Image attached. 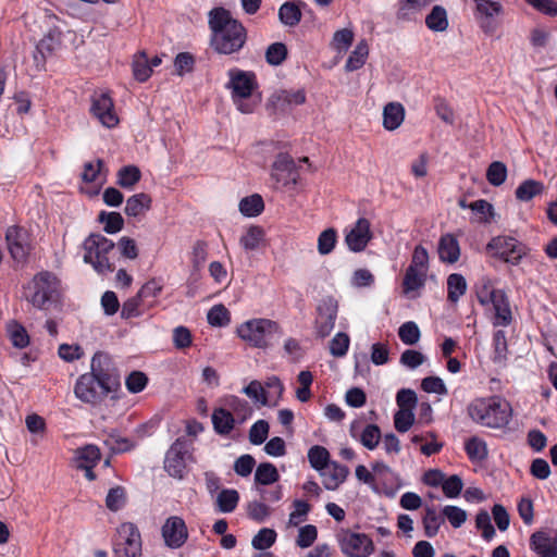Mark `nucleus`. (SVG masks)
<instances>
[{"mask_svg": "<svg viewBox=\"0 0 557 557\" xmlns=\"http://www.w3.org/2000/svg\"><path fill=\"white\" fill-rule=\"evenodd\" d=\"M348 473L349 469L347 466L333 462L329 471L322 473L323 486L329 491L337 490L338 486L345 482Z\"/></svg>", "mask_w": 557, "mask_h": 557, "instance_id": "nucleus-24", "label": "nucleus"}, {"mask_svg": "<svg viewBox=\"0 0 557 557\" xmlns=\"http://www.w3.org/2000/svg\"><path fill=\"white\" fill-rule=\"evenodd\" d=\"M544 189L541 182L535 180H527L522 182L516 189V198L520 201H529L533 197L540 195Z\"/></svg>", "mask_w": 557, "mask_h": 557, "instance_id": "nucleus-43", "label": "nucleus"}, {"mask_svg": "<svg viewBox=\"0 0 557 557\" xmlns=\"http://www.w3.org/2000/svg\"><path fill=\"white\" fill-rule=\"evenodd\" d=\"M243 392L255 403H259L262 406L269 405L268 393L259 381H251L244 387Z\"/></svg>", "mask_w": 557, "mask_h": 557, "instance_id": "nucleus-58", "label": "nucleus"}, {"mask_svg": "<svg viewBox=\"0 0 557 557\" xmlns=\"http://www.w3.org/2000/svg\"><path fill=\"white\" fill-rule=\"evenodd\" d=\"M493 256L507 263L517 264L525 255V247L511 236H497L490 242Z\"/></svg>", "mask_w": 557, "mask_h": 557, "instance_id": "nucleus-12", "label": "nucleus"}, {"mask_svg": "<svg viewBox=\"0 0 557 557\" xmlns=\"http://www.w3.org/2000/svg\"><path fill=\"white\" fill-rule=\"evenodd\" d=\"M208 323L212 326H225L231 321V313L223 305L213 306L207 314Z\"/></svg>", "mask_w": 557, "mask_h": 557, "instance_id": "nucleus-54", "label": "nucleus"}, {"mask_svg": "<svg viewBox=\"0 0 557 557\" xmlns=\"http://www.w3.org/2000/svg\"><path fill=\"white\" fill-rule=\"evenodd\" d=\"M121 386V376L112 357L104 351L94 354L90 371L78 376L75 396L83 403L98 406Z\"/></svg>", "mask_w": 557, "mask_h": 557, "instance_id": "nucleus-1", "label": "nucleus"}, {"mask_svg": "<svg viewBox=\"0 0 557 557\" xmlns=\"http://www.w3.org/2000/svg\"><path fill=\"white\" fill-rule=\"evenodd\" d=\"M264 231L261 226L252 225L247 232L240 237V245L245 250H255L259 247L263 240Z\"/></svg>", "mask_w": 557, "mask_h": 557, "instance_id": "nucleus-46", "label": "nucleus"}, {"mask_svg": "<svg viewBox=\"0 0 557 557\" xmlns=\"http://www.w3.org/2000/svg\"><path fill=\"white\" fill-rule=\"evenodd\" d=\"M141 178V172L136 165L122 166L117 172V184L125 189H132Z\"/></svg>", "mask_w": 557, "mask_h": 557, "instance_id": "nucleus-40", "label": "nucleus"}, {"mask_svg": "<svg viewBox=\"0 0 557 557\" xmlns=\"http://www.w3.org/2000/svg\"><path fill=\"white\" fill-rule=\"evenodd\" d=\"M372 238L371 223L366 218H359L354 225L345 230V244L352 252L363 251Z\"/></svg>", "mask_w": 557, "mask_h": 557, "instance_id": "nucleus-15", "label": "nucleus"}, {"mask_svg": "<svg viewBox=\"0 0 557 557\" xmlns=\"http://www.w3.org/2000/svg\"><path fill=\"white\" fill-rule=\"evenodd\" d=\"M162 536L164 543L170 548L182 547L188 537V531L185 521L177 516L166 519L162 525Z\"/></svg>", "mask_w": 557, "mask_h": 557, "instance_id": "nucleus-16", "label": "nucleus"}, {"mask_svg": "<svg viewBox=\"0 0 557 557\" xmlns=\"http://www.w3.org/2000/svg\"><path fill=\"white\" fill-rule=\"evenodd\" d=\"M531 547L540 557H557V535L550 539L544 531H537L531 535Z\"/></svg>", "mask_w": 557, "mask_h": 557, "instance_id": "nucleus-22", "label": "nucleus"}, {"mask_svg": "<svg viewBox=\"0 0 557 557\" xmlns=\"http://www.w3.org/2000/svg\"><path fill=\"white\" fill-rule=\"evenodd\" d=\"M369 54V47L364 40H361L354 51L349 54L345 69L347 72L357 71L363 66Z\"/></svg>", "mask_w": 557, "mask_h": 557, "instance_id": "nucleus-38", "label": "nucleus"}, {"mask_svg": "<svg viewBox=\"0 0 557 557\" xmlns=\"http://www.w3.org/2000/svg\"><path fill=\"white\" fill-rule=\"evenodd\" d=\"M490 302L493 306V325H509L512 322V309L507 294L503 289H494L490 293Z\"/></svg>", "mask_w": 557, "mask_h": 557, "instance_id": "nucleus-17", "label": "nucleus"}, {"mask_svg": "<svg viewBox=\"0 0 557 557\" xmlns=\"http://www.w3.org/2000/svg\"><path fill=\"white\" fill-rule=\"evenodd\" d=\"M208 259V244L205 240H196L193 245L190 261L195 270H200Z\"/></svg>", "mask_w": 557, "mask_h": 557, "instance_id": "nucleus-59", "label": "nucleus"}, {"mask_svg": "<svg viewBox=\"0 0 557 557\" xmlns=\"http://www.w3.org/2000/svg\"><path fill=\"white\" fill-rule=\"evenodd\" d=\"M191 443L185 437H177L170 446L164 458V470L174 479L182 480L186 474V457Z\"/></svg>", "mask_w": 557, "mask_h": 557, "instance_id": "nucleus-9", "label": "nucleus"}, {"mask_svg": "<svg viewBox=\"0 0 557 557\" xmlns=\"http://www.w3.org/2000/svg\"><path fill=\"white\" fill-rule=\"evenodd\" d=\"M512 407L502 396L490 397V428L503 430L512 419Z\"/></svg>", "mask_w": 557, "mask_h": 557, "instance_id": "nucleus-18", "label": "nucleus"}, {"mask_svg": "<svg viewBox=\"0 0 557 557\" xmlns=\"http://www.w3.org/2000/svg\"><path fill=\"white\" fill-rule=\"evenodd\" d=\"M302 11L313 13L305 1H286L278 9V20L285 26L295 27L301 21Z\"/></svg>", "mask_w": 557, "mask_h": 557, "instance_id": "nucleus-20", "label": "nucleus"}, {"mask_svg": "<svg viewBox=\"0 0 557 557\" xmlns=\"http://www.w3.org/2000/svg\"><path fill=\"white\" fill-rule=\"evenodd\" d=\"M308 460L314 470L322 471L330 462V453L325 447L314 445L308 450Z\"/></svg>", "mask_w": 557, "mask_h": 557, "instance_id": "nucleus-44", "label": "nucleus"}, {"mask_svg": "<svg viewBox=\"0 0 557 557\" xmlns=\"http://www.w3.org/2000/svg\"><path fill=\"white\" fill-rule=\"evenodd\" d=\"M29 288L33 290L26 298L37 309H47L60 297V280L49 271H41L33 277Z\"/></svg>", "mask_w": 557, "mask_h": 557, "instance_id": "nucleus-6", "label": "nucleus"}, {"mask_svg": "<svg viewBox=\"0 0 557 557\" xmlns=\"http://www.w3.org/2000/svg\"><path fill=\"white\" fill-rule=\"evenodd\" d=\"M350 338L344 332H338L330 342V352L333 357H344L349 348Z\"/></svg>", "mask_w": 557, "mask_h": 557, "instance_id": "nucleus-60", "label": "nucleus"}, {"mask_svg": "<svg viewBox=\"0 0 557 557\" xmlns=\"http://www.w3.org/2000/svg\"><path fill=\"white\" fill-rule=\"evenodd\" d=\"M435 0H398L396 18L400 22H419L423 11Z\"/></svg>", "mask_w": 557, "mask_h": 557, "instance_id": "nucleus-19", "label": "nucleus"}, {"mask_svg": "<svg viewBox=\"0 0 557 557\" xmlns=\"http://www.w3.org/2000/svg\"><path fill=\"white\" fill-rule=\"evenodd\" d=\"M380 438L381 430L376 424H368L360 435L361 444L370 450L377 446Z\"/></svg>", "mask_w": 557, "mask_h": 557, "instance_id": "nucleus-61", "label": "nucleus"}, {"mask_svg": "<svg viewBox=\"0 0 557 557\" xmlns=\"http://www.w3.org/2000/svg\"><path fill=\"white\" fill-rule=\"evenodd\" d=\"M426 275L419 270H414L413 267H408L403 280L404 293L408 294L422 288L425 285Z\"/></svg>", "mask_w": 557, "mask_h": 557, "instance_id": "nucleus-39", "label": "nucleus"}, {"mask_svg": "<svg viewBox=\"0 0 557 557\" xmlns=\"http://www.w3.org/2000/svg\"><path fill=\"white\" fill-rule=\"evenodd\" d=\"M263 210L264 201L259 194L245 197L239 201V211L245 216H258Z\"/></svg>", "mask_w": 557, "mask_h": 557, "instance_id": "nucleus-37", "label": "nucleus"}, {"mask_svg": "<svg viewBox=\"0 0 557 557\" xmlns=\"http://www.w3.org/2000/svg\"><path fill=\"white\" fill-rule=\"evenodd\" d=\"M425 25L432 32H445L449 25L445 8L434 5L425 16Z\"/></svg>", "mask_w": 557, "mask_h": 557, "instance_id": "nucleus-31", "label": "nucleus"}, {"mask_svg": "<svg viewBox=\"0 0 557 557\" xmlns=\"http://www.w3.org/2000/svg\"><path fill=\"white\" fill-rule=\"evenodd\" d=\"M145 307L146 305L143 302V300L140 298H137V295H135L134 297H131L123 302L121 317L123 319L140 317L145 311Z\"/></svg>", "mask_w": 557, "mask_h": 557, "instance_id": "nucleus-53", "label": "nucleus"}, {"mask_svg": "<svg viewBox=\"0 0 557 557\" xmlns=\"http://www.w3.org/2000/svg\"><path fill=\"white\" fill-rule=\"evenodd\" d=\"M318 315L314 321V330L317 336L324 338L329 336L337 319L338 304L333 297L322 299L319 304Z\"/></svg>", "mask_w": 557, "mask_h": 557, "instance_id": "nucleus-13", "label": "nucleus"}, {"mask_svg": "<svg viewBox=\"0 0 557 557\" xmlns=\"http://www.w3.org/2000/svg\"><path fill=\"white\" fill-rule=\"evenodd\" d=\"M148 384V376L141 371H132L125 379V386L132 394L143 392Z\"/></svg>", "mask_w": 557, "mask_h": 557, "instance_id": "nucleus-56", "label": "nucleus"}, {"mask_svg": "<svg viewBox=\"0 0 557 557\" xmlns=\"http://www.w3.org/2000/svg\"><path fill=\"white\" fill-rule=\"evenodd\" d=\"M405 119V108L399 102H389L383 109V126L387 131L397 129Z\"/></svg>", "mask_w": 557, "mask_h": 557, "instance_id": "nucleus-23", "label": "nucleus"}, {"mask_svg": "<svg viewBox=\"0 0 557 557\" xmlns=\"http://www.w3.org/2000/svg\"><path fill=\"white\" fill-rule=\"evenodd\" d=\"M125 490L122 486H115L109 490L106 497V506L111 511L120 510L125 504Z\"/></svg>", "mask_w": 557, "mask_h": 557, "instance_id": "nucleus-63", "label": "nucleus"}, {"mask_svg": "<svg viewBox=\"0 0 557 557\" xmlns=\"http://www.w3.org/2000/svg\"><path fill=\"white\" fill-rule=\"evenodd\" d=\"M114 243L99 233H91L83 243L84 262L91 264L99 274L111 273L115 270L110 255L114 251Z\"/></svg>", "mask_w": 557, "mask_h": 557, "instance_id": "nucleus-4", "label": "nucleus"}, {"mask_svg": "<svg viewBox=\"0 0 557 557\" xmlns=\"http://www.w3.org/2000/svg\"><path fill=\"white\" fill-rule=\"evenodd\" d=\"M228 81L225 88L231 91V98L236 108L245 114L252 113L255 104L247 101L259 88L257 74L253 71H245L232 67L227 71Z\"/></svg>", "mask_w": 557, "mask_h": 557, "instance_id": "nucleus-3", "label": "nucleus"}, {"mask_svg": "<svg viewBox=\"0 0 557 557\" xmlns=\"http://www.w3.org/2000/svg\"><path fill=\"white\" fill-rule=\"evenodd\" d=\"M469 11L484 33L487 32V0H463Z\"/></svg>", "mask_w": 557, "mask_h": 557, "instance_id": "nucleus-33", "label": "nucleus"}, {"mask_svg": "<svg viewBox=\"0 0 557 557\" xmlns=\"http://www.w3.org/2000/svg\"><path fill=\"white\" fill-rule=\"evenodd\" d=\"M293 508L294 510L289 513L288 524L297 527L307 519L308 513L311 511V505L306 500L295 499Z\"/></svg>", "mask_w": 557, "mask_h": 557, "instance_id": "nucleus-51", "label": "nucleus"}, {"mask_svg": "<svg viewBox=\"0 0 557 557\" xmlns=\"http://www.w3.org/2000/svg\"><path fill=\"white\" fill-rule=\"evenodd\" d=\"M276 540V532L273 529L263 528L252 539V546L256 549L264 550L271 547Z\"/></svg>", "mask_w": 557, "mask_h": 557, "instance_id": "nucleus-57", "label": "nucleus"}, {"mask_svg": "<svg viewBox=\"0 0 557 557\" xmlns=\"http://www.w3.org/2000/svg\"><path fill=\"white\" fill-rule=\"evenodd\" d=\"M337 243V232L334 228H326L318 237V251L325 256L331 253Z\"/></svg>", "mask_w": 557, "mask_h": 557, "instance_id": "nucleus-50", "label": "nucleus"}, {"mask_svg": "<svg viewBox=\"0 0 557 557\" xmlns=\"http://www.w3.org/2000/svg\"><path fill=\"white\" fill-rule=\"evenodd\" d=\"M236 333L251 347L264 349L272 344L275 336H281L283 331L276 321L256 318L238 325Z\"/></svg>", "mask_w": 557, "mask_h": 557, "instance_id": "nucleus-5", "label": "nucleus"}, {"mask_svg": "<svg viewBox=\"0 0 557 557\" xmlns=\"http://www.w3.org/2000/svg\"><path fill=\"white\" fill-rule=\"evenodd\" d=\"M115 557H141V535L136 524L123 522L113 540Z\"/></svg>", "mask_w": 557, "mask_h": 557, "instance_id": "nucleus-7", "label": "nucleus"}, {"mask_svg": "<svg viewBox=\"0 0 557 557\" xmlns=\"http://www.w3.org/2000/svg\"><path fill=\"white\" fill-rule=\"evenodd\" d=\"M195 57L189 52H180L174 59L175 73L183 76L185 73H191L195 67Z\"/></svg>", "mask_w": 557, "mask_h": 557, "instance_id": "nucleus-62", "label": "nucleus"}, {"mask_svg": "<svg viewBox=\"0 0 557 557\" xmlns=\"http://www.w3.org/2000/svg\"><path fill=\"white\" fill-rule=\"evenodd\" d=\"M239 503V493L234 488H223L216 495L215 506L223 513L233 512Z\"/></svg>", "mask_w": 557, "mask_h": 557, "instance_id": "nucleus-29", "label": "nucleus"}, {"mask_svg": "<svg viewBox=\"0 0 557 557\" xmlns=\"http://www.w3.org/2000/svg\"><path fill=\"white\" fill-rule=\"evenodd\" d=\"M493 346H494V357L493 361L499 368L506 367L507 355H508V346H507V337L506 332L504 330H498L493 335Z\"/></svg>", "mask_w": 557, "mask_h": 557, "instance_id": "nucleus-34", "label": "nucleus"}, {"mask_svg": "<svg viewBox=\"0 0 557 557\" xmlns=\"http://www.w3.org/2000/svg\"><path fill=\"white\" fill-rule=\"evenodd\" d=\"M280 480L276 467L270 462L260 463L255 472V481L261 485H270Z\"/></svg>", "mask_w": 557, "mask_h": 557, "instance_id": "nucleus-42", "label": "nucleus"}, {"mask_svg": "<svg viewBox=\"0 0 557 557\" xmlns=\"http://www.w3.org/2000/svg\"><path fill=\"white\" fill-rule=\"evenodd\" d=\"M398 336L405 345L412 346L419 342L421 332L416 322L407 321L399 326Z\"/></svg>", "mask_w": 557, "mask_h": 557, "instance_id": "nucleus-48", "label": "nucleus"}, {"mask_svg": "<svg viewBox=\"0 0 557 557\" xmlns=\"http://www.w3.org/2000/svg\"><path fill=\"white\" fill-rule=\"evenodd\" d=\"M465 449L471 461L481 460L487 454L485 442L475 436L466 442Z\"/></svg>", "mask_w": 557, "mask_h": 557, "instance_id": "nucleus-55", "label": "nucleus"}, {"mask_svg": "<svg viewBox=\"0 0 557 557\" xmlns=\"http://www.w3.org/2000/svg\"><path fill=\"white\" fill-rule=\"evenodd\" d=\"M468 414L473 421L484 425L487 417V401L484 398L474 399L468 406Z\"/></svg>", "mask_w": 557, "mask_h": 557, "instance_id": "nucleus-64", "label": "nucleus"}, {"mask_svg": "<svg viewBox=\"0 0 557 557\" xmlns=\"http://www.w3.org/2000/svg\"><path fill=\"white\" fill-rule=\"evenodd\" d=\"M112 454H123L135 448L136 444L128 437L122 436L117 431H112L103 441Z\"/></svg>", "mask_w": 557, "mask_h": 557, "instance_id": "nucleus-30", "label": "nucleus"}, {"mask_svg": "<svg viewBox=\"0 0 557 557\" xmlns=\"http://www.w3.org/2000/svg\"><path fill=\"white\" fill-rule=\"evenodd\" d=\"M60 46V39L49 33L39 40L36 46V52L34 54L37 66H44L47 57L51 55Z\"/></svg>", "mask_w": 557, "mask_h": 557, "instance_id": "nucleus-26", "label": "nucleus"}, {"mask_svg": "<svg viewBox=\"0 0 557 557\" xmlns=\"http://www.w3.org/2000/svg\"><path fill=\"white\" fill-rule=\"evenodd\" d=\"M443 522L444 518L437 513L434 507L425 508V513L422 519L425 536L434 537Z\"/></svg>", "mask_w": 557, "mask_h": 557, "instance_id": "nucleus-41", "label": "nucleus"}, {"mask_svg": "<svg viewBox=\"0 0 557 557\" xmlns=\"http://www.w3.org/2000/svg\"><path fill=\"white\" fill-rule=\"evenodd\" d=\"M90 113L107 128L119 125L120 119L115 111L114 101L110 91L96 90L91 95Z\"/></svg>", "mask_w": 557, "mask_h": 557, "instance_id": "nucleus-10", "label": "nucleus"}, {"mask_svg": "<svg viewBox=\"0 0 557 557\" xmlns=\"http://www.w3.org/2000/svg\"><path fill=\"white\" fill-rule=\"evenodd\" d=\"M8 332L12 345L17 348H25L29 344V336L26 329L16 321H12L8 324Z\"/></svg>", "mask_w": 557, "mask_h": 557, "instance_id": "nucleus-47", "label": "nucleus"}, {"mask_svg": "<svg viewBox=\"0 0 557 557\" xmlns=\"http://www.w3.org/2000/svg\"><path fill=\"white\" fill-rule=\"evenodd\" d=\"M440 260L446 263H455L460 257V246L455 235L447 233L441 236L437 248Z\"/></svg>", "mask_w": 557, "mask_h": 557, "instance_id": "nucleus-21", "label": "nucleus"}, {"mask_svg": "<svg viewBox=\"0 0 557 557\" xmlns=\"http://www.w3.org/2000/svg\"><path fill=\"white\" fill-rule=\"evenodd\" d=\"M336 539L341 550L347 557H369L374 552L372 539L364 533L342 529Z\"/></svg>", "mask_w": 557, "mask_h": 557, "instance_id": "nucleus-8", "label": "nucleus"}, {"mask_svg": "<svg viewBox=\"0 0 557 557\" xmlns=\"http://www.w3.org/2000/svg\"><path fill=\"white\" fill-rule=\"evenodd\" d=\"M467 290L466 278L459 273H453L447 277V299L456 304Z\"/></svg>", "mask_w": 557, "mask_h": 557, "instance_id": "nucleus-36", "label": "nucleus"}, {"mask_svg": "<svg viewBox=\"0 0 557 557\" xmlns=\"http://www.w3.org/2000/svg\"><path fill=\"white\" fill-rule=\"evenodd\" d=\"M98 220L104 223L103 231L108 234H115L124 226V219L119 212L101 211Z\"/></svg>", "mask_w": 557, "mask_h": 557, "instance_id": "nucleus-45", "label": "nucleus"}, {"mask_svg": "<svg viewBox=\"0 0 557 557\" xmlns=\"http://www.w3.org/2000/svg\"><path fill=\"white\" fill-rule=\"evenodd\" d=\"M211 419L213 429L219 435H228L235 426L233 414L224 408L214 409Z\"/></svg>", "mask_w": 557, "mask_h": 557, "instance_id": "nucleus-27", "label": "nucleus"}, {"mask_svg": "<svg viewBox=\"0 0 557 557\" xmlns=\"http://www.w3.org/2000/svg\"><path fill=\"white\" fill-rule=\"evenodd\" d=\"M151 203L150 195L146 193L135 194L126 200L124 212L127 216L137 218L150 210Z\"/></svg>", "mask_w": 557, "mask_h": 557, "instance_id": "nucleus-25", "label": "nucleus"}, {"mask_svg": "<svg viewBox=\"0 0 557 557\" xmlns=\"http://www.w3.org/2000/svg\"><path fill=\"white\" fill-rule=\"evenodd\" d=\"M5 240L12 259L20 263L25 262L32 250L27 230L18 225H11L7 228Z\"/></svg>", "mask_w": 557, "mask_h": 557, "instance_id": "nucleus-11", "label": "nucleus"}, {"mask_svg": "<svg viewBox=\"0 0 557 557\" xmlns=\"http://www.w3.org/2000/svg\"><path fill=\"white\" fill-rule=\"evenodd\" d=\"M272 180L277 188L295 186L299 180V173L293 158L286 153H280L272 166Z\"/></svg>", "mask_w": 557, "mask_h": 557, "instance_id": "nucleus-14", "label": "nucleus"}, {"mask_svg": "<svg viewBox=\"0 0 557 557\" xmlns=\"http://www.w3.org/2000/svg\"><path fill=\"white\" fill-rule=\"evenodd\" d=\"M287 47L283 42L271 44L265 50V61L268 64L281 65L287 58Z\"/></svg>", "mask_w": 557, "mask_h": 557, "instance_id": "nucleus-49", "label": "nucleus"}, {"mask_svg": "<svg viewBox=\"0 0 557 557\" xmlns=\"http://www.w3.org/2000/svg\"><path fill=\"white\" fill-rule=\"evenodd\" d=\"M75 459L77 468L83 466L96 467L101 459V454L96 445L89 444L76 450Z\"/></svg>", "mask_w": 557, "mask_h": 557, "instance_id": "nucleus-35", "label": "nucleus"}, {"mask_svg": "<svg viewBox=\"0 0 557 557\" xmlns=\"http://www.w3.org/2000/svg\"><path fill=\"white\" fill-rule=\"evenodd\" d=\"M272 99L273 103L276 107L281 108L282 110H285L286 107L299 106L305 103L306 94L302 89L278 90L273 95Z\"/></svg>", "mask_w": 557, "mask_h": 557, "instance_id": "nucleus-28", "label": "nucleus"}, {"mask_svg": "<svg viewBox=\"0 0 557 557\" xmlns=\"http://www.w3.org/2000/svg\"><path fill=\"white\" fill-rule=\"evenodd\" d=\"M163 284L159 278H151L146 282L137 292V298H140L147 308L156 302V298L161 294Z\"/></svg>", "mask_w": 557, "mask_h": 557, "instance_id": "nucleus-32", "label": "nucleus"}, {"mask_svg": "<svg viewBox=\"0 0 557 557\" xmlns=\"http://www.w3.org/2000/svg\"><path fill=\"white\" fill-rule=\"evenodd\" d=\"M133 74L136 81L144 83L152 74L151 65L145 52H141L133 62Z\"/></svg>", "mask_w": 557, "mask_h": 557, "instance_id": "nucleus-52", "label": "nucleus"}, {"mask_svg": "<svg viewBox=\"0 0 557 557\" xmlns=\"http://www.w3.org/2000/svg\"><path fill=\"white\" fill-rule=\"evenodd\" d=\"M208 26L210 29L209 45L218 54H238L247 44L246 27L223 7L209 11Z\"/></svg>", "mask_w": 557, "mask_h": 557, "instance_id": "nucleus-2", "label": "nucleus"}]
</instances>
